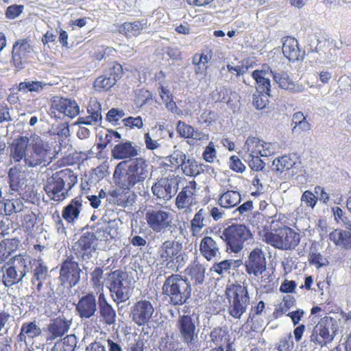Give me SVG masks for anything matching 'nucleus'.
I'll return each instance as SVG.
<instances>
[{
	"mask_svg": "<svg viewBox=\"0 0 351 351\" xmlns=\"http://www.w3.org/2000/svg\"><path fill=\"white\" fill-rule=\"evenodd\" d=\"M148 166V161L143 157L121 161L113 173L114 183L125 190L143 184L149 176Z\"/></svg>",
	"mask_w": 351,
	"mask_h": 351,
	"instance_id": "obj_1",
	"label": "nucleus"
},
{
	"mask_svg": "<svg viewBox=\"0 0 351 351\" xmlns=\"http://www.w3.org/2000/svg\"><path fill=\"white\" fill-rule=\"evenodd\" d=\"M192 288L188 278L180 274L167 277L162 287V293L170 304L181 306L191 296Z\"/></svg>",
	"mask_w": 351,
	"mask_h": 351,
	"instance_id": "obj_2",
	"label": "nucleus"
},
{
	"mask_svg": "<svg viewBox=\"0 0 351 351\" xmlns=\"http://www.w3.org/2000/svg\"><path fill=\"white\" fill-rule=\"evenodd\" d=\"M52 146L46 139L38 135L30 137V143L25 157V165L30 168L46 167L55 157Z\"/></svg>",
	"mask_w": 351,
	"mask_h": 351,
	"instance_id": "obj_3",
	"label": "nucleus"
},
{
	"mask_svg": "<svg viewBox=\"0 0 351 351\" xmlns=\"http://www.w3.org/2000/svg\"><path fill=\"white\" fill-rule=\"evenodd\" d=\"M157 255L162 265L175 271L183 268L188 260L182 243L173 240L163 242L158 248Z\"/></svg>",
	"mask_w": 351,
	"mask_h": 351,
	"instance_id": "obj_4",
	"label": "nucleus"
},
{
	"mask_svg": "<svg viewBox=\"0 0 351 351\" xmlns=\"http://www.w3.org/2000/svg\"><path fill=\"white\" fill-rule=\"evenodd\" d=\"M113 301L127 302L132 295L134 281L127 272L116 270L106 278Z\"/></svg>",
	"mask_w": 351,
	"mask_h": 351,
	"instance_id": "obj_5",
	"label": "nucleus"
},
{
	"mask_svg": "<svg viewBox=\"0 0 351 351\" xmlns=\"http://www.w3.org/2000/svg\"><path fill=\"white\" fill-rule=\"evenodd\" d=\"M199 324L198 317L195 315H180L176 321L178 338L191 351H198Z\"/></svg>",
	"mask_w": 351,
	"mask_h": 351,
	"instance_id": "obj_6",
	"label": "nucleus"
},
{
	"mask_svg": "<svg viewBox=\"0 0 351 351\" xmlns=\"http://www.w3.org/2000/svg\"><path fill=\"white\" fill-rule=\"evenodd\" d=\"M98 239L91 232L84 233L72 246V251L81 262L84 270L86 272L92 269L94 262L91 261L95 254Z\"/></svg>",
	"mask_w": 351,
	"mask_h": 351,
	"instance_id": "obj_7",
	"label": "nucleus"
},
{
	"mask_svg": "<svg viewBox=\"0 0 351 351\" xmlns=\"http://www.w3.org/2000/svg\"><path fill=\"white\" fill-rule=\"evenodd\" d=\"M246 273L257 278L261 286L273 280L274 278L267 269V261L264 252L259 248L253 250L245 261Z\"/></svg>",
	"mask_w": 351,
	"mask_h": 351,
	"instance_id": "obj_8",
	"label": "nucleus"
},
{
	"mask_svg": "<svg viewBox=\"0 0 351 351\" xmlns=\"http://www.w3.org/2000/svg\"><path fill=\"white\" fill-rule=\"evenodd\" d=\"M264 238L267 243L281 250H293L300 241V234L287 226L267 233Z\"/></svg>",
	"mask_w": 351,
	"mask_h": 351,
	"instance_id": "obj_9",
	"label": "nucleus"
},
{
	"mask_svg": "<svg viewBox=\"0 0 351 351\" xmlns=\"http://www.w3.org/2000/svg\"><path fill=\"white\" fill-rule=\"evenodd\" d=\"M230 306L229 313L233 317L239 319L246 311L250 304V297L247 287L241 285H232L226 291Z\"/></svg>",
	"mask_w": 351,
	"mask_h": 351,
	"instance_id": "obj_10",
	"label": "nucleus"
},
{
	"mask_svg": "<svg viewBox=\"0 0 351 351\" xmlns=\"http://www.w3.org/2000/svg\"><path fill=\"white\" fill-rule=\"evenodd\" d=\"M338 328V320L328 316L322 317L313 328L311 341L321 347L325 346L332 342Z\"/></svg>",
	"mask_w": 351,
	"mask_h": 351,
	"instance_id": "obj_11",
	"label": "nucleus"
},
{
	"mask_svg": "<svg viewBox=\"0 0 351 351\" xmlns=\"http://www.w3.org/2000/svg\"><path fill=\"white\" fill-rule=\"evenodd\" d=\"M250 236L251 233L245 226L233 224L223 231L221 239L226 242L228 252L238 253Z\"/></svg>",
	"mask_w": 351,
	"mask_h": 351,
	"instance_id": "obj_12",
	"label": "nucleus"
},
{
	"mask_svg": "<svg viewBox=\"0 0 351 351\" xmlns=\"http://www.w3.org/2000/svg\"><path fill=\"white\" fill-rule=\"evenodd\" d=\"M149 227L155 232L160 233L173 228V215L162 209H149L145 213Z\"/></svg>",
	"mask_w": 351,
	"mask_h": 351,
	"instance_id": "obj_13",
	"label": "nucleus"
},
{
	"mask_svg": "<svg viewBox=\"0 0 351 351\" xmlns=\"http://www.w3.org/2000/svg\"><path fill=\"white\" fill-rule=\"evenodd\" d=\"M81 272L79 263L74 260V257L67 256L60 269L59 280L61 285L67 287H75L80 282Z\"/></svg>",
	"mask_w": 351,
	"mask_h": 351,
	"instance_id": "obj_14",
	"label": "nucleus"
},
{
	"mask_svg": "<svg viewBox=\"0 0 351 351\" xmlns=\"http://www.w3.org/2000/svg\"><path fill=\"white\" fill-rule=\"evenodd\" d=\"M180 178L177 176H169L158 180L152 186V192L158 199L170 200L177 193Z\"/></svg>",
	"mask_w": 351,
	"mask_h": 351,
	"instance_id": "obj_15",
	"label": "nucleus"
},
{
	"mask_svg": "<svg viewBox=\"0 0 351 351\" xmlns=\"http://www.w3.org/2000/svg\"><path fill=\"white\" fill-rule=\"evenodd\" d=\"M75 311L82 320L97 321L98 306L96 296L93 293L82 296L75 304Z\"/></svg>",
	"mask_w": 351,
	"mask_h": 351,
	"instance_id": "obj_16",
	"label": "nucleus"
},
{
	"mask_svg": "<svg viewBox=\"0 0 351 351\" xmlns=\"http://www.w3.org/2000/svg\"><path fill=\"white\" fill-rule=\"evenodd\" d=\"M154 313V304L148 299L137 301L130 308V317L138 326L148 324Z\"/></svg>",
	"mask_w": 351,
	"mask_h": 351,
	"instance_id": "obj_17",
	"label": "nucleus"
},
{
	"mask_svg": "<svg viewBox=\"0 0 351 351\" xmlns=\"http://www.w3.org/2000/svg\"><path fill=\"white\" fill-rule=\"evenodd\" d=\"M119 219H111L106 215H104L97 225L93 228L94 234L98 240H108L114 239L118 236Z\"/></svg>",
	"mask_w": 351,
	"mask_h": 351,
	"instance_id": "obj_18",
	"label": "nucleus"
},
{
	"mask_svg": "<svg viewBox=\"0 0 351 351\" xmlns=\"http://www.w3.org/2000/svg\"><path fill=\"white\" fill-rule=\"evenodd\" d=\"M197 184L195 180L190 181L178 194L176 199V206L179 210L191 209L195 205L197 200Z\"/></svg>",
	"mask_w": 351,
	"mask_h": 351,
	"instance_id": "obj_19",
	"label": "nucleus"
},
{
	"mask_svg": "<svg viewBox=\"0 0 351 351\" xmlns=\"http://www.w3.org/2000/svg\"><path fill=\"white\" fill-rule=\"evenodd\" d=\"M60 171L53 174L48 179L45 190L48 196L53 200L60 202L64 199L68 195V190L64 189L66 186L64 178Z\"/></svg>",
	"mask_w": 351,
	"mask_h": 351,
	"instance_id": "obj_20",
	"label": "nucleus"
},
{
	"mask_svg": "<svg viewBox=\"0 0 351 351\" xmlns=\"http://www.w3.org/2000/svg\"><path fill=\"white\" fill-rule=\"evenodd\" d=\"M300 159L295 154L284 155L276 158L272 162V171L282 173L287 171L289 175L297 173L300 167Z\"/></svg>",
	"mask_w": 351,
	"mask_h": 351,
	"instance_id": "obj_21",
	"label": "nucleus"
},
{
	"mask_svg": "<svg viewBox=\"0 0 351 351\" xmlns=\"http://www.w3.org/2000/svg\"><path fill=\"white\" fill-rule=\"evenodd\" d=\"M51 108L57 110L59 115L62 114L71 119L80 113V107L75 100L58 96L52 98Z\"/></svg>",
	"mask_w": 351,
	"mask_h": 351,
	"instance_id": "obj_22",
	"label": "nucleus"
},
{
	"mask_svg": "<svg viewBox=\"0 0 351 351\" xmlns=\"http://www.w3.org/2000/svg\"><path fill=\"white\" fill-rule=\"evenodd\" d=\"M141 151L137 145L130 141L121 142L114 146L111 150V156L117 160H128L138 158Z\"/></svg>",
	"mask_w": 351,
	"mask_h": 351,
	"instance_id": "obj_23",
	"label": "nucleus"
},
{
	"mask_svg": "<svg viewBox=\"0 0 351 351\" xmlns=\"http://www.w3.org/2000/svg\"><path fill=\"white\" fill-rule=\"evenodd\" d=\"M32 51V47L26 40H17L14 43L12 60L17 71H21L23 68V64L27 62Z\"/></svg>",
	"mask_w": 351,
	"mask_h": 351,
	"instance_id": "obj_24",
	"label": "nucleus"
},
{
	"mask_svg": "<svg viewBox=\"0 0 351 351\" xmlns=\"http://www.w3.org/2000/svg\"><path fill=\"white\" fill-rule=\"evenodd\" d=\"M71 323V319H68L64 315L51 319L47 326V341H53L62 337L69 331Z\"/></svg>",
	"mask_w": 351,
	"mask_h": 351,
	"instance_id": "obj_25",
	"label": "nucleus"
},
{
	"mask_svg": "<svg viewBox=\"0 0 351 351\" xmlns=\"http://www.w3.org/2000/svg\"><path fill=\"white\" fill-rule=\"evenodd\" d=\"M220 241L219 237L214 239L208 236H206L202 239L199 250L207 261H212L220 256L221 252L218 243Z\"/></svg>",
	"mask_w": 351,
	"mask_h": 351,
	"instance_id": "obj_26",
	"label": "nucleus"
},
{
	"mask_svg": "<svg viewBox=\"0 0 351 351\" xmlns=\"http://www.w3.org/2000/svg\"><path fill=\"white\" fill-rule=\"evenodd\" d=\"M210 221L208 210L200 208L191 221L190 230L192 236L196 237L202 236V230L206 228Z\"/></svg>",
	"mask_w": 351,
	"mask_h": 351,
	"instance_id": "obj_27",
	"label": "nucleus"
},
{
	"mask_svg": "<svg viewBox=\"0 0 351 351\" xmlns=\"http://www.w3.org/2000/svg\"><path fill=\"white\" fill-rule=\"evenodd\" d=\"M30 139L26 136L16 138L12 143L10 151V160L14 162H20L23 160L25 162L27 151L29 147Z\"/></svg>",
	"mask_w": 351,
	"mask_h": 351,
	"instance_id": "obj_28",
	"label": "nucleus"
},
{
	"mask_svg": "<svg viewBox=\"0 0 351 351\" xmlns=\"http://www.w3.org/2000/svg\"><path fill=\"white\" fill-rule=\"evenodd\" d=\"M33 276L32 283L36 286L38 291H40L43 287V282L46 280L48 274V268L40 256L32 260Z\"/></svg>",
	"mask_w": 351,
	"mask_h": 351,
	"instance_id": "obj_29",
	"label": "nucleus"
},
{
	"mask_svg": "<svg viewBox=\"0 0 351 351\" xmlns=\"http://www.w3.org/2000/svg\"><path fill=\"white\" fill-rule=\"evenodd\" d=\"M274 73V72L269 67L267 70H255L252 73L258 88L269 97L271 96L270 77H273Z\"/></svg>",
	"mask_w": 351,
	"mask_h": 351,
	"instance_id": "obj_30",
	"label": "nucleus"
},
{
	"mask_svg": "<svg viewBox=\"0 0 351 351\" xmlns=\"http://www.w3.org/2000/svg\"><path fill=\"white\" fill-rule=\"evenodd\" d=\"M273 79L280 88L291 93H302L305 89L303 85L294 83L286 72H274Z\"/></svg>",
	"mask_w": 351,
	"mask_h": 351,
	"instance_id": "obj_31",
	"label": "nucleus"
},
{
	"mask_svg": "<svg viewBox=\"0 0 351 351\" xmlns=\"http://www.w3.org/2000/svg\"><path fill=\"white\" fill-rule=\"evenodd\" d=\"M82 209V197L78 196L73 199L71 202L64 208L62 216L68 223H74L79 219Z\"/></svg>",
	"mask_w": 351,
	"mask_h": 351,
	"instance_id": "obj_32",
	"label": "nucleus"
},
{
	"mask_svg": "<svg viewBox=\"0 0 351 351\" xmlns=\"http://www.w3.org/2000/svg\"><path fill=\"white\" fill-rule=\"evenodd\" d=\"M282 53L290 61H297L303 58L304 53H302L296 39L292 37H285L283 40Z\"/></svg>",
	"mask_w": 351,
	"mask_h": 351,
	"instance_id": "obj_33",
	"label": "nucleus"
},
{
	"mask_svg": "<svg viewBox=\"0 0 351 351\" xmlns=\"http://www.w3.org/2000/svg\"><path fill=\"white\" fill-rule=\"evenodd\" d=\"M205 267L199 262L197 257L185 269L186 274L190 276L195 285L202 284L205 278Z\"/></svg>",
	"mask_w": 351,
	"mask_h": 351,
	"instance_id": "obj_34",
	"label": "nucleus"
},
{
	"mask_svg": "<svg viewBox=\"0 0 351 351\" xmlns=\"http://www.w3.org/2000/svg\"><path fill=\"white\" fill-rule=\"evenodd\" d=\"M211 97L215 102H223L228 106H232L234 99L237 98V94L235 92H232V90L226 86H219L213 91L211 93Z\"/></svg>",
	"mask_w": 351,
	"mask_h": 351,
	"instance_id": "obj_35",
	"label": "nucleus"
},
{
	"mask_svg": "<svg viewBox=\"0 0 351 351\" xmlns=\"http://www.w3.org/2000/svg\"><path fill=\"white\" fill-rule=\"evenodd\" d=\"M241 194L237 191H227L219 198V204L222 208H230L235 207L241 202Z\"/></svg>",
	"mask_w": 351,
	"mask_h": 351,
	"instance_id": "obj_36",
	"label": "nucleus"
},
{
	"mask_svg": "<svg viewBox=\"0 0 351 351\" xmlns=\"http://www.w3.org/2000/svg\"><path fill=\"white\" fill-rule=\"evenodd\" d=\"M98 313L104 322L108 325H112L116 322L117 313L114 308L108 301L101 302L98 306Z\"/></svg>",
	"mask_w": 351,
	"mask_h": 351,
	"instance_id": "obj_37",
	"label": "nucleus"
},
{
	"mask_svg": "<svg viewBox=\"0 0 351 351\" xmlns=\"http://www.w3.org/2000/svg\"><path fill=\"white\" fill-rule=\"evenodd\" d=\"M32 260L27 256L20 255L14 257L12 266L23 279L32 269Z\"/></svg>",
	"mask_w": 351,
	"mask_h": 351,
	"instance_id": "obj_38",
	"label": "nucleus"
},
{
	"mask_svg": "<svg viewBox=\"0 0 351 351\" xmlns=\"http://www.w3.org/2000/svg\"><path fill=\"white\" fill-rule=\"evenodd\" d=\"M243 150L245 152L243 158L262 156L261 140L254 136L248 137L244 144Z\"/></svg>",
	"mask_w": 351,
	"mask_h": 351,
	"instance_id": "obj_39",
	"label": "nucleus"
},
{
	"mask_svg": "<svg viewBox=\"0 0 351 351\" xmlns=\"http://www.w3.org/2000/svg\"><path fill=\"white\" fill-rule=\"evenodd\" d=\"M181 170L185 176L191 177H195L203 171L201 165L191 156L186 157Z\"/></svg>",
	"mask_w": 351,
	"mask_h": 351,
	"instance_id": "obj_40",
	"label": "nucleus"
},
{
	"mask_svg": "<svg viewBox=\"0 0 351 351\" xmlns=\"http://www.w3.org/2000/svg\"><path fill=\"white\" fill-rule=\"evenodd\" d=\"M77 337L74 335L65 337L60 341H57L51 351H74L77 346Z\"/></svg>",
	"mask_w": 351,
	"mask_h": 351,
	"instance_id": "obj_41",
	"label": "nucleus"
},
{
	"mask_svg": "<svg viewBox=\"0 0 351 351\" xmlns=\"http://www.w3.org/2000/svg\"><path fill=\"white\" fill-rule=\"evenodd\" d=\"M145 20L136 21L134 22H125L123 24L122 31L127 36H137L141 31L146 27Z\"/></svg>",
	"mask_w": 351,
	"mask_h": 351,
	"instance_id": "obj_42",
	"label": "nucleus"
},
{
	"mask_svg": "<svg viewBox=\"0 0 351 351\" xmlns=\"http://www.w3.org/2000/svg\"><path fill=\"white\" fill-rule=\"evenodd\" d=\"M41 329L37 324L36 321L24 323L21 328V332L19 335L21 340L23 339L22 337L26 335L29 338H34L41 334Z\"/></svg>",
	"mask_w": 351,
	"mask_h": 351,
	"instance_id": "obj_43",
	"label": "nucleus"
},
{
	"mask_svg": "<svg viewBox=\"0 0 351 351\" xmlns=\"http://www.w3.org/2000/svg\"><path fill=\"white\" fill-rule=\"evenodd\" d=\"M10 189L17 191L24 184L23 173L16 168H10L8 172Z\"/></svg>",
	"mask_w": 351,
	"mask_h": 351,
	"instance_id": "obj_44",
	"label": "nucleus"
},
{
	"mask_svg": "<svg viewBox=\"0 0 351 351\" xmlns=\"http://www.w3.org/2000/svg\"><path fill=\"white\" fill-rule=\"evenodd\" d=\"M212 54L210 52L206 53H196L193 57L192 62L193 64L197 66L195 71L196 73H203L207 69V64L210 60Z\"/></svg>",
	"mask_w": 351,
	"mask_h": 351,
	"instance_id": "obj_45",
	"label": "nucleus"
},
{
	"mask_svg": "<svg viewBox=\"0 0 351 351\" xmlns=\"http://www.w3.org/2000/svg\"><path fill=\"white\" fill-rule=\"evenodd\" d=\"M22 280L23 278L13 266H10L6 269L3 275V282L6 287H11L22 281Z\"/></svg>",
	"mask_w": 351,
	"mask_h": 351,
	"instance_id": "obj_46",
	"label": "nucleus"
},
{
	"mask_svg": "<svg viewBox=\"0 0 351 351\" xmlns=\"http://www.w3.org/2000/svg\"><path fill=\"white\" fill-rule=\"evenodd\" d=\"M47 84L40 81H27L22 82L19 85V90L20 91L40 93Z\"/></svg>",
	"mask_w": 351,
	"mask_h": 351,
	"instance_id": "obj_47",
	"label": "nucleus"
},
{
	"mask_svg": "<svg viewBox=\"0 0 351 351\" xmlns=\"http://www.w3.org/2000/svg\"><path fill=\"white\" fill-rule=\"evenodd\" d=\"M25 208L23 202L19 199L8 200L4 204V211L7 215L23 212Z\"/></svg>",
	"mask_w": 351,
	"mask_h": 351,
	"instance_id": "obj_48",
	"label": "nucleus"
},
{
	"mask_svg": "<svg viewBox=\"0 0 351 351\" xmlns=\"http://www.w3.org/2000/svg\"><path fill=\"white\" fill-rule=\"evenodd\" d=\"M116 83L114 78H110L108 75H103L98 77L95 82L94 87L99 91H106L112 87Z\"/></svg>",
	"mask_w": 351,
	"mask_h": 351,
	"instance_id": "obj_49",
	"label": "nucleus"
},
{
	"mask_svg": "<svg viewBox=\"0 0 351 351\" xmlns=\"http://www.w3.org/2000/svg\"><path fill=\"white\" fill-rule=\"evenodd\" d=\"M87 113L101 124V106L100 103L95 99H90L87 106Z\"/></svg>",
	"mask_w": 351,
	"mask_h": 351,
	"instance_id": "obj_50",
	"label": "nucleus"
},
{
	"mask_svg": "<svg viewBox=\"0 0 351 351\" xmlns=\"http://www.w3.org/2000/svg\"><path fill=\"white\" fill-rule=\"evenodd\" d=\"M104 271L101 268L97 267L90 273V283L95 290L99 291L102 289L103 285L101 279L103 277Z\"/></svg>",
	"mask_w": 351,
	"mask_h": 351,
	"instance_id": "obj_51",
	"label": "nucleus"
},
{
	"mask_svg": "<svg viewBox=\"0 0 351 351\" xmlns=\"http://www.w3.org/2000/svg\"><path fill=\"white\" fill-rule=\"evenodd\" d=\"M293 347L294 342L292 335L291 333H289L281 337L276 348L278 351H291Z\"/></svg>",
	"mask_w": 351,
	"mask_h": 351,
	"instance_id": "obj_52",
	"label": "nucleus"
},
{
	"mask_svg": "<svg viewBox=\"0 0 351 351\" xmlns=\"http://www.w3.org/2000/svg\"><path fill=\"white\" fill-rule=\"evenodd\" d=\"M104 75H108L110 78H114V82L116 83L122 77V66L119 63L112 62L109 64L108 69L106 71Z\"/></svg>",
	"mask_w": 351,
	"mask_h": 351,
	"instance_id": "obj_53",
	"label": "nucleus"
},
{
	"mask_svg": "<svg viewBox=\"0 0 351 351\" xmlns=\"http://www.w3.org/2000/svg\"><path fill=\"white\" fill-rule=\"evenodd\" d=\"M104 75H108L110 78H114V82L116 83L122 77V66L119 63L112 62L109 64L108 69L106 71Z\"/></svg>",
	"mask_w": 351,
	"mask_h": 351,
	"instance_id": "obj_54",
	"label": "nucleus"
},
{
	"mask_svg": "<svg viewBox=\"0 0 351 351\" xmlns=\"http://www.w3.org/2000/svg\"><path fill=\"white\" fill-rule=\"evenodd\" d=\"M107 201L122 207H125L128 205V201L123 197V195L118 190L110 191L107 196Z\"/></svg>",
	"mask_w": 351,
	"mask_h": 351,
	"instance_id": "obj_55",
	"label": "nucleus"
},
{
	"mask_svg": "<svg viewBox=\"0 0 351 351\" xmlns=\"http://www.w3.org/2000/svg\"><path fill=\"white\" fill-rule=\"evenodd\" d=\"M267 95L264 93H256L252 97V104L258 110H262L266 108L268 104Z\"/></svg>",
	"mask_w": 351,
	"mask_h": 351,
	"instance_id": "obj_56",
	"label": "nucleus"
},
{
	"mask_svg": "<svg viewBox=\"0 0 351 351\" xmlns=\"http://www.w3.org/2000/svg\"><path fill=\"white\" fill-rule=\"evenodd\" d=\"M66 186H68V191L70 190L77 182V178L69 169L60 171Z\"/></svg>",
	"mask_w": 351,
	"mask_h": 351,
	"instance_id": "obj_57",
	"label": "nucleus"
},
{
	"mask_svg": "<svg viewBox=\"0 0 351 351\" xmlns=\"http://www.w3.org/2000/svg\"><path fill=\"white\" fill-rule=\"evenodd\" d=\"M231 269V265H230L228 260H224L220 263H215L213 265L210 270L219 275L223 276L230 274Z\"/></svg>",
	"mask_w": 351,
	"mask_h": 351,
	"instance_id": "obj_58",
	"label": "nucleus"
},
{
	"mask_svg": "<svg viewBox=\"0 0 351 351\" xmlns=\"http://www.w3.org/2000/svg\"><path fill=\"white\" fill-rule=\"evenodd\" d=\"M244 160L248 163L250 167L254 171H261L265 165V162L261 159L260 156H247L244 158Z\"/></svg>",
	"mask_w": 351,
	"mask_h": 351,
	"instance_id": "obj_59",
	"label": "nucleus"
},
{
	"mask_svg": "<svg viewBox=\"0 0 351 351\" xmlns=\"http://www.w3.org/2000/svg\"><path fill=\"white\" fill-rule=\"evenodd\" d=\"M124 116L125 112L123 110L113 108L108 112L106 119L107 121L115 125Z\"/></svg>",
	"mask_w": 351,
	"mask_h": 351,
	"instance_id": "obj_60",
	"label": "nucleus"
},
{
	"mask_svg": "<svg viewBox=\"0 0 351 351\" xmlns=\"http://www.w3.org/2000/svg\"><path fill=\"white\" fill-rule=\"evenodd\" d=\"M346 231L341 230H335L331 232L329 234V239L331 241H332L336 245L343 247L344 239H345V233Z\"/></svg>",
	"mask_w": 351,
	"mask_h": 351,
	"instance_id": "obj_61",
	"label": "nucleus"
},
{
	"mask_svg": "<svg viewBox=\"0 0 351 351\" xmlns=\"http://www.w3.org/2000/svg\"><path fill=\"white\" fill-rule=\"evenodd\" d=\"M302 204H306V206L314 208L317 202V197L310 191H305L300 198Z\"/></svg>",
	"mask_w": 351,
	"mask_h": 351,
	"instance_id": "obj_62",
	"label": "nucleus"
},
{
	"mask_svg": "<svg viewBox=\"0 0 351 351\" xmlns=\"http://www.w3.org/2000/svg\"><path fill=\"white\" fill-rule=\"evenodd\" d=\"M186 158V156L182 151L175 150L170 156L169 161L173 165L181 168Z\"/></svg>",
	"mask_w": 351,
	"mask_h": 351,
	"instance_id": "obj_63",
	"label": "nucleus"
},
{
	"mask_svg": "<svg viewBox=\"0 0 351 351\" xmlns=\"http://www.w3.org/2000/svg\"><path fill=\"white\" fill-rule=\"evenodd\" d=\"M229 167L238 173H243L245 170V166L237 156H232L230 158Z\"/></svg>",
	"mask_w": 351,
	"mask_h": 351,
	"instance_id": "obj_64",
	"label": "nucleus"
}]
</instances>
